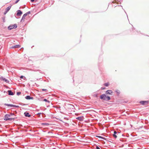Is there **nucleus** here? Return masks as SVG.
Instances as JSON below:
<instances>
[{
    "label": "nucleus",
    "instance_id": "nucleus-28",
    "mask_svg": "<svg viewBox=\"0 0 149 149\" xmlns=\"http://www.w3.org/2000/svg\"><path fill=\"white\" fill-rule=\"evenodd\" d=\"M23 78V76H21V77H20V78H21V79H22Z\"/></svg>",
    "mask_w": 149,
    "mask_h": 149
},
{
    "label": "nucleus",
    "instance_id": "nucleus-19",
    "mask_svg": "<svg viewBox=\"0 0 149 149\" xmlns=\"http://www.w3.org/2000/svg\"><path fill=\"white\" fill-rule=\"evenodd\" d=\"M116 92L117 93L118 95L120 93V91L118 90L116 91Z\"/></svg>",
    "mask_w": 149,
    "mask_h": 149
},
{
    "label": "nucleus",
    "instance_id": "nucleus-3",
    "mask_svg": "<svg viewBox=\"0 0 149 149\" xmlns=\"http://www.w3.org/2000/svg\"><path fill=\"white\" fill-rule=\"evenodd\" d=\"M5 105L6 106H10V107H19V106H17L12 104H5Z\"/></svg>",
    "mask_w": 149,
    "mask_h": 149
},
{
    "label": "nucleus",
    "instance_id": "nucleus-1",
    "mask_svg": "<svg viewBox=\"0 0 149 149\" xmlns=\"http://www.w3.org/2000/svg\"><path fill=\"white\" fill-rule=\"evenodd\" d=\"M10 116L8 114H6L5 115V118L4 120H14V119L15 118H10L9 117Z\"/></svg>",
    "mask_w": 149,
    "mask_h": 149
},
{
    "label": "nucleus",
    "instance_id": "nucleus-14",
    "mask_svg": "<svg viewBox=\"0 0 149 149\" xmlns=\"http://www.w3.org/2000/svg\"><path fill=\"white\" fill-rule=\"evenodd\" d=\"M76 119L79 120L80 121H81L83 120V117H79L77 118Z\"/></svg>",
    "mask_w": 149,
    "mask_h": 149
},
{
    "label": "nucleus",
    "instance_id": "nucleus-5",
    "mask_svg": "<svg viewBox=\"0 0 149 149\" xmlns=\"http://www.w3.org/2000/svg\"><path fill=\"white\" fill-rule=\"evenodd\" d=\"M106 96L105 95H102L100 96V98L104 100H106Z\"/></svg>",
    "mask_w": 149,
    "mask_h": 149
},
{
    "label": "nucleus",
    "instance_id": "nucleus-9",
    "mask_svg": "<svg viewBox=\"0 0 149 149\" xmlns=\"http://www.w3.org/2000/svg\"><path fill=\"white\" fill-rule=\"evenodd\" d=\"M24 114L25 115V116L26 117H30L31 116V115H29L28 113L25 112L24 113Z\"/></svg>",
    "mask_w": 149,
    "mask_h": 149
},
{
    "label": "nucleus",
    "instance_id": "nucleus-7",
    "mask_svg": "<svg viewBox=\"0 0 149 149\" xmlns=\"http://www.w3.org/2000/svg\"><path fill=\"white\" fill-rule=\"evenodd\" d=\"M11 7V6H9L6 9V13H4V14H6V13L8 12V11L10 10V8Z\"/></svg>",
    "mask_w": 149,
    "mask_h": 149
},
{
    "label": "nucleus",
    "instance_id": "nucleus-8",
    "mask_svg": "<svg viewBox=\"0 0 149 149\" xmlns=\"http://www.w3.org/2000/svg\"><path fill=\"white\" fill-rule=\"evenodd\" d=\"M113 92L111 90H108L106 91V93L107 94H111Z\"/></svg>",
    "mask_w": 149,
    "mask_h": 149
},
{
    "label": "nucleus",
    "instance_id": "nucleus-27",
    "mask_svg": "<svg viewBox=\"0 0 149 149\" xmlns=\"http://www.w3.org/2000/svg\"><path fill=\"white\" fill-rule=\"evenodd\" d=\"M42 90L43 91H47V89H42Z\"/></svg>",
    "mask_w": 149,
    "mask_h": 149
},
{
    "label": "nucleus",
    "instance_id": "nucleus-6",
    "mask_svg": "<svg viewBox=\"0 0 149 149\" xmlns=\"http://www.w3.org/2000/svg\"><path fill=\"white\" fill-rule=\"evenodd\" d=\"M22 13V12L21 10H18L17 11V15L18 16H21Z\"/></svg>",
    "mask_w": 149,
    "mask_h": 149
},
{
    "label": "nucleus",
    "instance_id": "nucleus-11",
    "mask_svg": "<svg viewBox=\"0 0 149 149\" xmlns=\"http://www.w3.org/2000/svg\"><path fill=\"white\" fill-rule=\"evenodd\" d=\"M26 98L27 100H30V99H33V97H30L29 96L27 95L26 97Z\"/></svg>",
    "mask_w": 149,
    "mask_h": 149
},
{
    "label": "nucleus",
    "instance_id": "nucleus-26",
    "mask_svg": "<svg viewBox=\"0 0 149 149\" xmlns=\"http://www.w3.org/2000/svg\"><path fill=\"white\" fill-rule=\"evenodd\" d=\"M44 101H45V102L48 101L47 100V99H44Z\"/></svg>",
    "mask_w": 149,
    "mask_h": 149
},
{
    "label": "nucleus",
    "instance_id": "nucleus-23",
    "mask_svg": "<svg viewBox=\"0 0 149 149\" xmlns=\"http://www.w3.org/2000/svg\"><path fill=\"white\" fill-rule=\"evenodd\" d=\"M70 108H72L73 107H74L71 104L70 105Z\"/></svg>",
    "mask_w": 149,
    "mask_h": 149
},
{
    "label": "nucleus",
    "instance_id": "nucleus-32",
    "mask_svg": "<svg viewBox=\"0 0 149 149\" xmlns=\"http://www.w3.org/2000/svg\"><path fill=\"white\" fill-rule=\"evenodd\" d=\"M41 113H38V114H41Z\"/></svg>",
    "mask_w": 149,
    "mask_h": 149
},
{
    "label": "nucleus",
    "instance_id": "nucleus-24",
    "mask_svg": "<svg viewBox=\"0 0 149 149\" xmlns=\"http://www.w3.org/2000/svg\"><path fill=\"white\" fill-rule=\"evenodd\" d=\"M30 13V11H29V12H27V13H26V15H28Z\"/></svg>",
    "mask_w": 149,
    "mask_h": 149
},
{
    "label": "nucleus",
    "instance_id": "nucleus-31",
    "mask_svg": "<svg viewBox=\"0 0 149 149\" xmlns=\"http://www.w3.org/2000/svg\"><path fill=\"white\" fill-rule=\"evenodd\" d=\"M104 89V88H102V89Z\"/></svg>",
    "mask_w": 149,
    "mask_h": 149
},
{
    "label": "nucleus",
    "instance_id": "nucleus-17",
    "mask_svg": "<svg viewBox=\"0 0 149 149\" xmlns=\"http://www.w3.org/2000/svg\"><path fill=\"white\" fill-rule=\"evenodd\" d=\"M27 16L26 14V13L24 14L22 17V19H25V17Z\"/></svg>",
    "mask_w": 149,
    "mask_h": 149
},
{
    "label": "nucleus",
    "instance_id": "nucleus-12",
    "mask_svg": "<svg viewBox=\"0 0 149 149\" xmlns=\"http://www.w3.org/2000/svg\"><path fill=\"white\" fill-rule=\"evenodd\" d=\"M8 95H14L13 93L12 92L11 90H9L8 91Z\"/></svg>",
    "mask_w": 149,
    "mask_h": 149
},
{
    "label": "nucleus",
    "instance_id": "nucleus-21",
    "mask_svg": "<svg viewBox=\"0 0 149 149\" xmlns=\"http://www.w3.org/2000/svg\"><path fill=\"white\" fill-rule=\"evenodd\" d=\"M21 94V92H18L17 93V95H19Z\"/></svg>",
    "mask_w": 149,
    "mask_h": 149
},
{
    "label": "nucleus",
    "instance_id": "nucleus-13",
    "mask_svg": "<svg viewBox=\"0 0 149 149\" xmlns=\"http://www.w3.org/2000/svg\"><path fill=\"white\" fill-rule=\"evenodd\" d=\"M1 79L6 82L8 83V81L7 79H6L5 78L2 77L1 78Z\"/></svg>",
    "mask_w": 149,
    "mask_h": 149
},
{
    "label": "nucleus",
    "instance_id": "nucleus-25",
    "mask_svg": "<svg viewBox=\"0 0 149 149\" xmlns=\"http://www.w3.org/2000/svg\"><path fill=\"white\" fill-rule=\"evenodd\" d=\"M96 149H100V148L97 146H96Z\"/></svg>",
    "mask_w": 149,
    "mask_h": 149
},
{
    "label": "nucleus",
    "instance_id": "nucleus-4",
    "mask_svg": "<svg viewBox=\"0 0 149 149\" xmlns=\"http://www.w3.org/2000/svg\"><path fill=\"white\" fill-rule=\"evenodd\" d=\"M149 101H141L140 102V103L142 105L147 104L148 103Z\"/></svg>",
    "mask_w": 149,
    "mask_h": 149
},
{
    "label": "nucleus",
    "instance_id": "nucleus-10",
    "mask_svg": "<svg viewBox=\"0 0 149 149\" xmlns=\"http://www.w3.org/2000/svg\"><path fill=\"white\" fill-rule=\"evenodd\" d=\"M117 132L116 131H114V134H113V136L115 138H116L117 137V136L116 135V134H117Z\"/></svg>",
    "mask_w": 149,
    "mask_h": 149
},
{
    "label": "nucleus",
    "instance_id": "nucleus-20",
    "mask_svg": "<svg viewBox=\"0 0 149 149\" xmlns=\"http://www.w3.org/2000/svg\"><path fill=\"white\" fill-rule=\"evenodd\" d=\"M42 125H49V124L48 123H42Z\"/></svg>",
    "mask_w": 149,
    "mask_h": 149
},
{
    "label": "nucleus",
    "instance_id": "nucleus-18",
    "mask_svg": "<svg viewBox=\"0 0 149 149\" xmlns=\"http://www.w3.org/2000/svg\"><path fill=\"white\" fill-rule=\"evenodd\" d=\"M110 99V97L109 96H106V100H109Z\"/></svg>",
    "mask_w": 149,
    "mask_h": 149
},
{
    "label": "nucleus",
    "instance_id": "nucleus-33",
    "mask_svg": "<svg viewBox=\"0 0 149 149\" xmlns=\"http://www.w3.org/2000/svg\"><path fill=\"white\" fill-rule=\"evenodd\" d=\"M19 0H18V1H19Z\"/></svg>",
    "mask_w": 149,
    "mask_h": 149
},
{
    "label": "nucleus",
    "instance_id": "nucleus-15",
    "mask_svg": "<svg viewBox=\"0 0 149 149\" xmlns=\"http://www.w3.org/2000/svg\"><path fill=\"white\" fill-rule=\"evenodd\" d=\"M20 46L19 45H16L13 47V48H19L20 47Z\"/></svg>",
    "mask_w": 149,
    "mask_h": 149
},
{
    "label": "nucleus",
    "instance_id": "nucleus-22",
    "mask_svg": "<svg viewBox=\"0 0 149 149\" xmlns=\"http://www.w3.org/2000/svg\"><path fill=\"white\" fill-rule=\"evenodd\" d=\"M96 137H98L99 138H102V139H104V138L101 136H96Z\"/></svg>",
    "mask_w": 149,
    "mask_h": 149
},
{
    "label": "nucleus",
    "instance_id": "nucleus-2",
    "mask_svg": "<svg viewBox=\"0 0 149 149\" xmlns=\"http://www.w3.org/2000/svg\"><path fill=\"white\" fill-rule=\"evenodd\" d=\"M17 27V26L16 24H14L13 25H11L10 26L8 27V29L9 30H11L13 29H15Z\"/></svg>",
    "mask_w": 149,
    "mask_h": 149
},
{
    "label": "nucleus",
    "instance_id": "nucleus-29",
    "mask_svg": "<svg viewBox=\"0 0 149 149\" xmlns=\"http://www.w3.org/2000/svg\"><path fill=\"white\" fill-rule=\"evenodd\" d=\"M19 1H18V0H17L15 2V3H17Z\"/></svg>",
    "mask_w": 149,
    "mask_h": 149
},
{
    "label": "nucleus",
    "instance_id": "nucleus-16",
    "mask_svg": "<svg viewBox=\"0 0 149 149\" xmlns=\"http://www.w3.org/2000/svg\"><path fill=\"white\" fill-rule=\"evenodd\" d=\"M109 84V82H107V83H105L104 84V85L106 86H108Z\"/></svg>",
    "mask_w": 149,
    "mask_h": 149
},
{
    "label": "nucleus",
    "instance_id": "nucleus-30",
    "mask_svg": "<svg viewBox=\"0 0 149 149\" xmlns=\"http://www.w3.org/2000/svg\"><path fill=\"white\" fill-rule=\"evenodd\" d=\"M34 0H31V2H33L34 1Z\"/></svg>",
    "mask_w": 149,
    "mask_h": 149
}]
</instances>
